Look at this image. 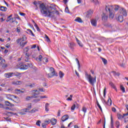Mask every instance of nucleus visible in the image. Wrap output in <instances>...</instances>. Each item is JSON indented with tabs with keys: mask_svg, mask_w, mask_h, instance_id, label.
<instances>
[{
	"mask_svg": "<svg viewBox=\"0 0 128 128\" xmlns=\"http://www.w3.org/2000/svg\"><path fill=\"white\" fill-rule=\"evenodd\" d=\"M66 14H70V10H68V7L66 6L64 10Z\"/></svg>",
	"mask_w": 128,
	"mask_h": 128,
	"instance_id": "a19ab883",
	"label": "nucleus"
},
{
	"mask_svg": "<svg viewBox=\"0 0 128 128\" xmlns=\"http://www.w3.org/2000/svg\"><path fill=\"white\" fill-rule=\"evenodd\" d=\"M0 10L1 12H6L8 10V8H6V6H0Z\"/></svg>",
	"mask_w": 128,
	"mask_h": 128,
	"instance_id": "5701e85b",
	"label": "nucleus"
},
{
	"mask_svg": "<svg viewBox=\"0 0 128 128\" xmlns=\"http://www.w3.org/2000/svg\"><path fill=\"white\" fill-rule=\"evenodd\" d=\"M5 104L6 106H14V104H12V103L8 101H6Z\"/></svg>",
	"mask_w": 128,
	"mask_h": 128,
	"instance_id": "b1692460",
	"label": "nucleus"
},
{
	"mask_svg": "<svg viewBox=\"0 0 128 128\" xmlns=\"http://www.w3.org/2000/svg\"><path fill=\"white\" fill-rule=\"evenodd\" d=\"M114 127V121L112 120V118L111 117V128Z\"/></svg>",
	"mask_w": 128,
	"mask_h": 128,
	"instance_id": "09e8293b",
	"label": "nucleus"
},
{
	"mask_svg": "<svg viewBox=\"0 0 128 128\" xmlns=\"http://www.w3.org/2000/svg\"><path fill=\"white\" fill-rule=\"evenodd\" d=\"M28 112V110L26 108L22 110L20 114L22 116H24V114H26V112Z\"/></svg>",
	"mask_w": 128,
	"mask_h": 128,
	"instance_id": "f8f14e48",
	"label": "nucleus"
},
{
	"mask_svg": "<svg viewBox=\"0 0 128 128\" xmlns=\"http://www.w3.org/2000/svg\"><path fill=\"white\" fill-rule=\"evenodd\" d=\"M90 0L92 2H94V4H95L96 6H98V4H100V2H98V0Z\"/></svg>",
	"mask_w": 128,
	"mask_h": 128,
	"instance_id": "c85d7f7f",
	"label": "nucleus"
},
{
	"mask_svg": "<svg viewBox=\"0 0 128 128\" xmlns=\"http://www.w3.org/2000/svg\"><path fill=\"white\" fill-rule=\"evenodd\" d=\"M72 100V98L70 97H69L66 99V100Z\"/></svg>",
	"mask_w": 128,
	"mask_h": 128,
	"instance_id": "774afa93",
	"label": "nucleus"
},
{
	"mask_svg": "<svg viewBox=\"0 0 128 128\" xmlns=\"http://www.w3.org/2000/svg\"><path fill=\"white\" fill-rule=\"evenodd\" d=\"M28 110H30L32 108V104H27V108H26Z\"/></svg>",
	"mask_w": 128,
	"mask_h": 128,
	"instance_id": "c9c22d12",
	"label": "nucleus"
},
{
	"mask_svg": "<svg viewBox=\"0 0 128 128\" xmlns=\"http://www.w3.org/2000/svg\"><path fill=\"white\" fill-rule=\"evenodd\" d=\"M75 22H82V18H77L74 20Z\"/></svg>",
	"mask_w": 128,
	"mask_h": 128,
	"instance_id": "cd10ccee",
	"label": "nucleus"
},
{
	"mask_svg": "<svg viewBox=\"0 0 128 128\" xmlns=\"http://www.w3.org/2000/svg\"><path fill=\"white\" fill-rule=\"evenodd\" d=\"M13 75L15 76H20V73H18V72H14Z\"/></svg>",
	"mask_w": 128,
	"mask_h": 128,
	"instance_id": "79ce46f5",
	"label": "nucleus"
},
{
	"mask_svg": "<svg viewBox=\"0 0 128 128\" xmlns=\"http://www.w3.org/2000/svg\"><path fill=\"white\" fill-rule=\"evenodd\" d=\"M64 74L62 72V71H60L59 72V76L62 78H64Z\"/></svg>",
	"mask_w": 128,
	"mask_h": 128,
	"instance_id": "7c9ffc66",
	"label": "nucleus"
},
{
	"mask_svg": "<svg viewBox=\"0 0 128 128\" xmlns=\"http://www.w3.org/2000/svg\"><path fill=\"white\" fill-rule=\"evenodd\" d=\"M118 20V22H124V17L122 16V15H120L118 18H117Z\"/></svg>",
	"mask_w": 128,
	"mask_h": 128,
	"instance_id": "412c9836",
	"label": "nucleus"
},
{
	"mask_svg": "<svg viewBox=\"0 0 128 128\" xmlns=\"http://www.w3.org/2000/svg\"><path fill=\"white\" fill-rule=\"evenodd\" d=\"M76 62H77L78 70H80V61H78V58H76Z\"/></svg>",
	"mask_w": 128,
	"mask_h": 128,
	"instance_id": "c03bdc74",
	"label": "nucleus"
},
{
	"mask_svg": "<svg viewBox=\"0 0 128 128\" xmlns=\"http://www.w3.org/2000/svg\"><path fill=\"white\" fill-rule=\"evenodd\" d=\"M91 24L93 26H96L97 21L96 19H92L90 20Z\"/></svg>",
	"mask_w": 128,
	"mask_h": 128,
	"instance_id": "ddd939ff",
	"label": "nucleus"
},
{
	"mask_svg": "<svg viewBox=\"0 0 128 128\" xmlns=\"http://www.w3.org/2000/svg\"><path fill=\"white\" fill-rule=\"evenodd\" d=\"M120 88L122 90V92H126V88L122 85L120 86Z\"/></svg>",
	"mask_w": 128,
	"mask_h": 128,
	"instance_id": "c756f323",
	"label": "nucleus"
},
{
	"mask_svg": "<svg viewBox=\"0 0 128 128\" xmlns=\"http://www.w3.org/2000/svg\"><path fill=\"white\" fill-rule=\"evenodd\" d=\"M22 81H14L12 82V84H16V86H20V84H22Z\"/></svg>",
	"mask_w": 128,
	"mask_h": 128,
	"instance_id": "6ab92c4d",
	"label": "nucleus"
},
{
	"mask_svg": "<svg viewBox=\"0 0 128 128\" xmlns=\"http://www.w3.org/2000/svg\"><path fill=\"white\" fill-rule=\"evenodd\" d=\"M39 90L40 91V92H44V88H40V89H39Z\"/></svg>",
	"mask_w": 128,
	"mask_h": 128,
	"instance_id": "338daca9",
	"label": "nucleus"
},
{
	"mask_svg": "<svg viewBox=\"0 0 128 128\" xmlns=\"http://www.w3.org/2000/svg\"><path fill=\"white\" fill-rule=\"evenodd\" d=\"M50 74H48V76L49 78H52V76H57L56 74V71L54 70V68H50Z\"/></svg>",
	"mask_w": 128,
	"mask_h": 128,
	"instance_id": "423d86ee",
	"label": "nucleus"
},
{
	"mask_svg": "<svg viewBox=\"0 0 128 128\" xmlns=\"http://www.w3.org/2000/svg\"><path fill=\"white\" fill-rule=\"evenodd\" d=\"M109 84L110 86L114 88V90H116V92L118 90V89H116V86L114 85V83H112V82H110L109 83Z\"/></svg>",
	"mask_w": 128,
	"mask_h": 128,
	"instance_id": "4be33fe9",
	"label": "nucleus"
},
{
	"mask_svg": "<svg viewBox=\"0 0 128 128\" xmlns=\"http://www.w3.org/2000/svg\"><path fill=\"white\" fill-rule=\"evenodd\" d=\"M32 98H34L33 96H28L26 100H30Z\"/></svg>",
	"mask_w": 128,
	"mask_h": 128,
	"instance_id": "2f4dec72",
	"label": "nucleus"
},
{
	"mask_svg": "<svg viewBox=\"0 0 128 128\" xmlns=\"http://www.w3.org/2000/svg\"><path fill=\"white\" fill-rule=\"evenodd\" d=\"M75 108H76V104H74L71 107V110H74Z\"/></svg>",
	"mask_w": 128,
	"mask_h": 128,
	"instance_id": "a18cd8bd",
	"label": "nucleus"
},
{
	"mask_svg": "<svg viewBox=\"0 0 128 128\" xmlns=\"http://www.w3.org/2000/svg\"><path fill=\"white\" fill-rule=\"evenodd\" d=\"M87 110L88 108H86V106H83L82 108V110L84 112V114L86 113Z\"/></svg>",
	"mask_w": 128,
	"mask_h": 128,
	"instance_id": "473e14b6",
	"label": "nucleus"
},
{
	"mask_svg": "<svg viewBox=\"0 0 128 128\" xmlns=\"http://www.w3.org/2000/svg\"><path fill=\"white\" fill-rule=\"evenodd\" d=\"M50 106V104L48 103H46L45 104V110L46 112H48L50 110V109L48 108Z\"/></svg>",
	"mask_w": 128,
	"mask_h": 128,
	"instance_id": "a878e982",
	"label": "nucleus"
},
{
	"mask_svg": "<svg viewBox=\"0 0 128 128\" xmlns=\"http://www.w3.org/2000/svg\"><path fill=\"white\" fill-rule=\"evenodd\" d=\"M36 86V84L34 83H32L28 85V86H29L30 88H34Z\"/></svg>",
	"mask_w": 128,
	"mask_h": 128,
	"instance_id": "ea45409f",
	"label": "nucleus"
},
{
	"mask_svg": "<svg viewBox=\"0 0 128 128\" xmlns=\"http://www.w3.org/2000/svg\"><path fill=\"white\" fill-rule=\"evenodd\" d=\"M97 106L98 108H99L100 110H101V112H102V106H100V103H98V101H97Z\"/></svg>",
	"mask_w": 128,
	"mask_h": 128,
	"instance_id": "37998d69",
	"label": "nucleus"
},
{
	"mask_svg": "<svg viewBox=\"0 0 128 128\" xmlns=\"http://www.w3.org/2000/svg\"><path fill=\"white\" fill-rule=\"evenodd\" d=\"M30 112H31L32 114H34V113L36 112H38V109L34 108L32 110H31Z\"/></svg>",
	"mask_w": 128,
	"mask_h": 128,
	"instance_id": "49530a36",
	"label": "nucleus"
},
{
	"mask_svg": "<svg viewBox=\"0 0 128 128\" xmlns=\"http://www.w3.org/2000/svg\"><path fill=\"white\" fill-rule=\"evenodd\" d=\"M28 66L24 64L20 68V70H28Z\"/></svg>",
	"mask_w": 128,
	"mask_h": 128,
	"instance_id": "393cba45",
	"label": "nucleus"
},
{
	"mask_svg": "<svg viewBox=\"0 0 128 128\" xmlns=\"http://www.w3.org/2000/svg\"><path fill=\"white\" fill-rule=\"evenodd\" d=\"M50 122L52 126H54L55 124H56V119L54 118H52Z\"/></svg>",
	"mask_w": 128,
	"mask_h": 128,
	"instance_id": "f3484780",
	"label": "nucleus"
},
{
	"mask_svg": "<svg viewBox=\"0 0 128 128\" xmlns=\"http://www.w3.org/2000/svg\"><path fill=\"white\" fill-rule=\"evenodd\" d=\"M107 12H109V18L112 20L114 17V6H106L105 8Z\"/></svg>",
	"mask_w": 128,
	"mask_h": 128,
	"instance_id": "7ed1b4c3",
	"label": "nucleus"
},
{
	"mask_svg": "<svg viewBox=\"0 0 128 128\" xmlns=\"http://www.w3.org/2000/svg\"><path fill=\"white\" fill-rule=\"evenodd\" d=\"M68 46L70 50H74V47L76 46V44H74V42H70L68 44Z\"/></svg>",
	"mask_w": 128,
	"mask_h": 128,
	"instance_id": "9b49d317",
	"label": "nucleus"
},
{
	"mask_svg": "<svg viewBox=\"0 0 128 128\" xmlns=\"http://www.w3.org/2000/svg\"><path fill=\"white\" fill-rule=\"evenodd\" d=\"M27 31L28 32H29V34H30L32 36H35L34 34V32H32V30L28 29L27 30Z\"/></svg>",
	"mask_w": 128,
	"mask_h": 128,
	"instance_id": "4c0bfd02",
	"label": "nucleus"
},
{
	"mask_svg": "<svg viewBox=\"0 0 128 128\" xmlns=\"http://www.w3.org/2000/svg\"><path fill=\"white\" fill-rule=\"evenodd\" d=\"M112 74L113 76H116V74H118V76H120L119 74H117L116 72H114V71H112Z\"/></svg>",
	"mask_w": 128,
	"mask_h": 128,
	"instance_id": "3c124183",
	"label": "nucleus"
},
{
	"mask_svg": "<svg viewBox=\"0 0 128 128\" xmlns=\"http://www.w3.org/2000/svg\"><path fill=\"white\" fill-rule=\"evenodd\" d=\"M62 111L60 110H58V116H60V112Z\"/></svg>",
	"mask_w": 128,
	"mask_h": 128,
	"instance_id": "4d7b16f0",
	"label": "nucleus"
},
{
	"mask_svg": "<svg viewBox=\"0 0 128 128\" xmlns=\"http://www.w3.org/2000/svg\"><path fill=\"white\" fill-rule=\"evenodd\" d=\"M14 72H8V73H6L4 74V76L6 78H12V75L14 74Z\"/></svg>",
	"mask_w": 128,
	"mask_h": 128,
	"instance_id": "9d476101",
	"label": "nucleus"
},
{
	"mask_svg": "<svg viewBox=\"0 0 128 128\" xmlns=\"http://www.w3.org/2000/svg\"><path fill=\"white\" fill-rule=\"evenodd\" d=\"M14 20V18H10L9 20H6V22H10V20Z\"/></svg>",
	"mask_w": 128,
	"mask_h": 128,
	"instance_id": "13d9d810",
	"label": "nucleus"
},
{
	"mask_svg": "<svg viewBox=\"0 0 128 128\" xmlns=\"http://www.w3.org/2000/svg\"><path fill=\"white\" fill-rule=\"evenodd\" d=\"M20 16H26V14L24 13H23V12H20Z\"/></svg>",
	"mask_w": 128,
	"mask_h": 128,
	"instance_id": "e2e57ef3",
	"label": "nucleus"
},
{
	"mask_svg": "<svg viewBox=\"0 0 128 128\" xmlns=\"http://www.w3.org/2000/svg\"><path fill=\"white\" fill-rule=\"evenodd\" d=\"M40 100V98H38L36 99H35L34 100V102H38Z\"/></svg>",
	"mask_w": 128,
	"mask_h": 128,
	"instance_id": "8fccbe9b",
	"label": "nucleus"
},
{
	"mask_svg": "<svg viewBox=\"0 0 128 128\" xmlns=\"http://www.w3.org/2000/svg\"><path fill=\"white\" fill-rule=\"evenodd\" d=\"M45 38L47 42H50V39L48 38V36L45 35Z\"/></svg>",
	"mask_w": 128,
	"mask_h": 128,
	"instance_id": "e433bc0d",
	"label": "nucleus"
},
{
	"mask_svg": "<svg viewBox=\"0 0 128 128\" xmlns=\"http://www.w3.org/2000/svg\"><path fill=\"white\" fill-rule=\"evenodd\" d=\"M36 48V45L34 44V45L32 46L31 48Z\"/></svg>",
	"mask_w": 128,
	"mask_h": 128,
	"instance_id": "69168bd1",
	"label": "nucleus"
},
{
	"mask_svg": "<svg viewBox=\"0 0 128 128\" xmlns=\"http://www.w3.org/2000/svg\"><path fill=\"white\" fill-rule=\"evenodd\" d=\"M32 94H34V96H32L34 98H38V96L40 94V91L38 90H34L32 91Z\"/></svg>",
	"mask_w": 128,
	"mask_h": 128,
	"instance_id": "6e6552de",
	"label": "nucleus"
},
{
	"mask_svg": "<svg viewBox=\"0 0 128 128\" xmlns=\"http://www.w3.org/2000/svg\"><path fill=\"white\" fill-rule=\"evenodd\" d=\"M85 76L86 78L88 80V82L90 84H92V86H94V82H96V77L94 78L90 74H88V73L85 74Z\"/></svg>",
	"mask_w": 128,
	"mask_h": 128,
	"instance_id": "20e7f679",
	"label": "nucleus"
},
{
	"mask_svg": "<svg viewBox=\"0 0 128 128\" xmlns=\"http://www.w3.org/2000/svg\"><path fill=\"white\" fill-rule=\"evenodd\" d=\"M40 120H38L36 122V126H40Z\"/></svg>",
	"mask_w": 128,
	"mask_h": 128,
	"instance_id": "de8ad7c7",
	"label": "nucleus"
},
{
	"mask_svg": "<svg viewBox=\"0 0 128 128\" xmlns=\"http://www.w3.org/2000/svg\"><path fill=\"white\" fill-rule=\"evenodd\" d=\"M39 60V62H42V55H40L38 58H36V60Z\"/></svg>",
	"mask_w": 128,
	"mask_h": 128,
	"instance_id": "72a5a7b5",
	"label": "nucleus"
},
{
	"mask_svg": "<svg viewBox=\"0 0 128 128\" xmlns=\"http://www.w3.org/2000/svg\"><path fill=\"white\" fill-rule=\"evenodd\" d=\"M10 44H7L6 45V48H10Z\"/></svg>",
	"mask_w": 128,
	"mask_h": 128,
	"instance_id": "5fc2aeb1",
	"label": "nucleus"
},
{
	"mask_svg": "<svg viewBox=\"0 0 128 128\" xmlns=\"http://www.w3.org/2000/svg\"><path fill=\"white\" fill-rule=\"evenodd\" d=\"M118 8H120V7L118 6H116L115 8H114V10L116 11V10H118Z\"/></svg>",
	"mask_w": 128,
	"mask_h": 128,
	"instance_id": "6e6d98bb",
	"label": "nucleus"
},
{
	"mask_svg": "<svg viewBox=\"0 0 128 128\" xmlns=\"http://www.w3.org/2000/svg\"><path fill=\"white\" fill-rule=\"evenodd\" d=\"M40 98H48V96H40Z\"/></svg>",
	"mask_w": 128,
	"mask_h": 128,
	"instance_id": "052dcab7",
	"label": "nucleus"
},
{
	"mask_svg": "<svg viewBox=\"0 0 128 128\" xmlns=\"http://www.w3.org/2000/svg\"><path fill=\"white\" fill-rule=\"evenodd\" d=\"M8 91L9 92H12V88H10L8 90Z\"/></svg>",
	"mask_w": 128,
	"mask_h": 128,
	"instance_id": "0e129e2a",
	"label": "nucleus"
},
{
	"mask_svg": "<svg viewBox=\"0 0 128 128\" xmlns=\"http://www.w3.org/2000/svg\"><path fill=\"white\" fill-rule=\"evenodd\" d=\"M76 42L78 44L79 46H80L81 48H82L84 46V44H82V42H80L78 39L76 38Z\"/></svg>",
	"mask_w": 128,
	"mask_h": 128,
	"instance_id": "a211bd4d",
	"label": "nucleus"
},
{
	"mask_svg": "<svg viewBox=\"0 0 128 128\" xmlns=\"http://www.w3.org/2000/svg\"><path fill=\"white\" fill-rule=\"evenodd\" d=\"M6 98L8 100H12V98H16L18 97H16V96H14L10 94H8L6 95Z\"/></svg>",
	"mask_w": 128,
	"mask_h": 128,
	"instance_id": "1a4fd4ad",
	"label": "nucleus"
},
{
	"mask_svg": "<svg viewBox=\"0 0 128 128\" xmlns=\"http://www.w3.org/2000/svg\"><path fill=\"white\" fill-rule=\"evenodd\" d=\"M24 92V91L20 90V89H16L14 90V93L16 94H22Z\"/></svg>",
	"mask_w": 128,
	"mask_h": 128,
	"instance_id": "2eb2a0df",
	"label": "nucleus"
},
{
	"mask_svg": "<svg viewBox=\"0 0 128 128\" xmlns=\"http://www.w3.org/2000/svg\"><path fill=\"white\" fill-rule=\"evenodd\" d=\"M28 60H30V54L26 52L25 62H28Z\"/></svg>",
	"mask_w": 128,
	"mask_h": 128,
	"instance_id": "aec40b11",
	"label": "nucleus"
},
{
	"mask_svg": "<svg viewBox=\"0 0 128 128\" xmlns=\"http://www.w3.org/2000/svg\"><path fill=\"white\" fill-rule=\"evenodd\" d=\"M93 12L92 10H89L85 13L86 16L88 18H92V15Z\"/></svg>",
	"mask_w": 128,
	"mask_h": 128,
	"instance_id": "0eeeda50",
	"label": "nucleus"
},
{
	"mask_svg": "<svg viewBox=\"0 0 128 128\" xmlns=\"http://www.w3.org/2000/svg\"><path fill=\"white\" fill-rule=\"evenodd\" d=\"M119 12L120 14V16H128V12L124 8H120V9Z\"/></svg>",
	"mask_w": 128,
	"mask_h": 128,
	"instance_id": "39448f33",
	"label": "nucleus"
},
{
	"mask_svg": "<svg viewBox=\"0 0 128 128\" xmlns=\"http://www.w3.org/2000/svg\"><path fill=\"white\" fill-rule=\"evenodd\" d=\"M102 60V62H104V64H108V60H106V58H101Z\"/></svg>",
	"mask_w": 128,
	"mask_h": 128,
	"instance_id": "58836bf2",
	"label": "nucleus"
},
{
	"mask_svg": "<svg viewBox=\"0 0 128 128\" xmlns=\"http://www.w3.org/2000/svg\"><path fill=\"white\" fill-rule=\"evenodd\" d=\"M30 50V47L29 46H26V48H24L23 49V52L24 54H26V52H28Z\"/></svg>",
	"mask_w": 128,
	"mask_h": 128,
	"instance_id": "bb28decb",
	"label": "nucleus"
},
{
	"mask_svg": "<svg viewBox=\"0 0 128 128\" xmlns=\"http://www.w3.org/2000/svg\"><path fill=\"white\" fill-rule=\"evenodd\" d=\"M106 88H105L104 92V96H106Z\"/></svg>",
	"mask_w": 128,
	"mask_h": 128,
	"instance_id": "603ef678",
	"label": "nucleus"
},
{
	"mask_svg": "<svg viewBox=\"0 0 128 128\" xmlns=\"http://www.w3.org/2000/svg\"><path fill=\"white\" fill-rule=\"evenodd\" d=\"M112 112H116V108H112Z\"/></svg>",
	"mask_w": 128,
	"mask_h": 128,
	"instance_id": "bf43d9fd",
	"label": "nucleus"
},
{
	"mask_svg": "<svg viewBox=\"0 0 128 128\" xmlns=\"http://www.w3.org/2000/svg\"><path fill=\"white\" fill-rule=\"evenodd\" d=\"M107 104L108 106H110L112 104V99L110 98H108V102H107Z\"/></svg>",
	"mask_w": 128,
	"mask_h": 128,
	"instance_id": "f704fd0d",
	"label": "nucleus"
},
{
	"mask_svg": "<svg viewBox=\"0 0 128 128\" xmlns=\"http://www.w3.org/2000/svg\"><path fill=\"white\" fill-rule=\"evenodd\" d=\"M61 120L62 122H66V120H68V115H64L62 116Z\"/></svg>",
	"mask_w": 128,
	"mask_h": 128,
	"instance_id": "dca6fc26",
	"label": "nucleus"
},
{
	"mask_svg": "<svg viewBox=\"0 0 128 128\" xmlns=\"http://www.w3.org/2000/svg\"><path fill=\"white\" fill-rule=\"evenodd\" d=\"M40 12L44 16L48 18H54V14H58V11L56 10V6H46L44 4L42 3L40 4Z\"/></svg>",
	"mask_w": 128,
	"mask_h": 128,
	"instance_id": "f257e3e1",
	"label": "nucleus"
},
{
	"mask_svg": "<svg viewBox=\"0 0 128 128\" xmlns=\"http://www.w3.org/2000/svg\"><path fill=\"white\" fill-rule=\"evenodd\" d=\"M26 40H28L26 36V35H22V38L16 40V42L17 44H20V46L22 48H24V46L28 44V41H26Z\"/></svg>",
	"mask_w": 128,
	"mask_h": 128,
	"instance_id": "f03ea898",
	"label": "nucleus"
},
{
	"mask_svg": "<svg viewBox=\"0 0 128 128\" xmlns=\"http://www.w3.org/2000/svg\"><path fill=\"white\" fill-rule=\"evenodd\" d=\"M42 128H46V123L42 124Z\"/></svg>",
	"mask_w": 128,
	"mask_h": 128,
	"instance_id": "864d4df0",
	"label": "nucleus"
},
{
	"mask_svg": "<svg viewBox=\"0 0 128 128\" xmlns=\"http://www.w3.org/2000/svg\"><path fill=\"white\" fill-rule=\"evenodd\" d=\"M43 60H45L46 62H48V59L46 58H43Z\"/></svg>",
	"mask_w": 128,
	"mask_h": 128,
	"instance_id": "680f3d73",
	"label": "nucleus"
},
{
	"mask_svg": "<svg viewBox=\"0 0 128 128\" xmlns=\"http://www.w3.org/2000/svg\"><path fill=\"white\" fill-rule=\"evenodd\" d=\"M108 18V15H106L104 14H102V20L103 22H107Z\"/></svg>",
	"mask_w": 128,
	"mask_h": 128,
	"instance_id": "4468645a",
	"label": "nucleus"
}]
</instances>
